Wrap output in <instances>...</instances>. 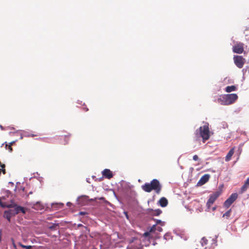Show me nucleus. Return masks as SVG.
<instances>
[{"instance_id":"nucleus-1","label":"nucleus","mask_w":249,"mask_h":249,"mask_svg":"<svg viewBox=\"0 0 249 249\" xmlns=\"http://www.w3.org/2000/svg\"><path fill=\"white\" fill-rule=\"evenodd\" d=\"M195 135L196 140L200 138H202L203 142H205L207 140L209 139L211 136L209 124L206 123L204 125L196 130Z\"/></svg>"},{"instance_id":"nucleus-2","label":"nucleus","mask_w":249,"mask_h":249,"mask_svg":"<svg viewBox=\"0 0 249 249\" xmlns=\"http://www.w3.org/2000/svg\"><path fill=\"white\" fill-rule=\"evenodd\" d=\"M142 189L146 192L150 193L154 190L156 194H159L161 190L162 186L157 179H153L150 183H146L142 186Z\"/></svg>"},{"instance_id":"nucleus-3","label":"nucleus","mask_w":249,"mask_h":249,"mask_svg":"<svg viewBox=\"0 0 249 249\" xmlns=\"http://www.w3.org/2000/svg\"><path fill=\"white\" fill-rule=\"evenodd\" d=\"M20 212H22L23 213H25L24 208L21 206H16L14 209L5 211L3 216L10 222L12 216H14Z\"/></svg>"},{"instance_id":"nucleus-4","label":"nucleus","mask_w":249,"mask_h":249,"mask_svg":"<svg viewBox=\"0 0 249 249\" xmlns=\"http://www.w3.org/2000/svg\"><path fill=\"white\" fill-rule=\"evenodd\" d=\"M226 105L234 103L238 99V96L235 93L224 94Z\"/></svg>"},{"instance_id":"nucleus-5","label":"nucleus","mask_w":249,"mask_h":249,"mask_svg":"<svg viewBox=\"0 0 249 249\" xmlns=\"http://www.w3.org/2000/svg\"><path fill=\"white\" fill-rule=\"evenodd\" d=\"M220 194L221 193L220 192L216 191L210 195L209 199L206 204L208 209H210L211 205H213L216 199L219 196Z\"/></svg>"},{"instance_id":"nucleus-6","label":"nucleus","mask_w":249,"mask_h":249,"mask_svg":"<svg viewBox=\"0 0 249 249\" xmlns=\"http://www.w3.org/2000/svg\"><path fill=\"white\" fill-rule=\"evenodd\" d=\"M238 194L237 193L232 194L230 197L224 202V206L226 208H229L231 205L237 199Z\"/></svg>"},{"instance_id":"nucleus-7","label":"nucleus","mask_w":249,"mask_h":249,"mask_svg":"<svg viewBox=\"0 0 249 249\" xmlns=\"http://www.w3.org/2000/svg\"><path fill=\"white\" fill-rule=\"evenodd\" d=\"M236 66L239 68H242L245 64V59L242 56L236 55L233 57Z\"/></svg>"},{"instance_id":"nucleus-8","label":"nucleus","mask_w":249,"mask_h":249,"mask_svg":"<svg viewBox=\"0 0 249 249\" xmlns=\"http://www.w3.org/2000/svg\"><path fill=\"white\" fill-rule=\"evenodd\" d=\"M232 51L234 53L241 54L244 51V44L241 42L236 43L232 47Z\"/></svg>"},{"instance_id":"nucleus-9","label":"nucleus","mask_w":249,"mask_h":249,"mask_svg":"<svg viewBox=\"0 0 249 249\" xmlns=\"http://www.w3.org/2000/svg\"><path fill=\"white\" fill-rule=\"evenodd\" d=\"M210 178V176L209 174H205L203 175L199 180L198 184L200 185H203L208 181L209 178Z\"/></svg>"},{"instance_id":"nucleus-10","label":"nucleus","mask_w":249,"mask_h":249,"mask_svg":"<svg viewBox=\"0 0 249 249\" xmlns=\"http://www.w3.org/2000/svg\"><path fill=\"white\" fill-rule=\"evenodd\" d=\"M103 176L108 179H110L112 178L113 174L112 172L108 169H106L102 171Z\"/></svg>"},{"instance_id":"nucleus-11","label":"nucleus","mask_w":249,"mask_h":249,"mask_svg":"<svg viewBox=\"0 0 249 249\" xmlns=\"http://www.w3.org/2000/svg\"><path fill=\"white\" fill-rule=\"evenodd\" d=\"M234 148L235 147H233L229 151L225 157L226 161H229L231 160V157L234 153Z\"/></svg>"},{"instance_id":"nucleus-12","label":"nucleus","mask_w":249,"mask_h":249,"mask_svg":"<svg viewBox=\"0 0 249 249\" xmlns=\"http://www.w3.org/2000/svg\"><path fill=\"white\" fill-rule=\"evenodd\" d=\"M159 203L161 207H164L167 205L168 200L165 197H162L159 200Z\"/></svg>"},{"instance_id":"nucleus-13","label":"nucleus","mask_w":249,"mask_h":249,"mask_svg":"<svg viewBox=\"0 0 249 249\" xmlns=\"http://www.w3.org/2000/svg\"><path fill=\"white\" fill-rule=\"evenodd\" d=\"M225 101V96L224 95H223L219 96V97L215 100V102L220 103L222 105H226Z\"/></svg>"},{"instance_id":"nucleus-14","label":"nucleus","mask_w":249,"mask_h":249,"mask_svg":"<svg viewBox=\"0 0 249 249\" xmlns=\"http://www.w3.org/2000/svg\"><path fill=\"white\" fill-rule=\"evenodd\" d=\"M236 89V87L235 86H227L225 88V91L227 92H231L233 91H235Z\"/></svg>"},{"instance_id":"nucleus-15","label":"nucleus","mask_w":249,"mask_h":249,"mask_svg":"<svg viewBox=\"0 0 249 249\" xmlns=\"http://www.w3.org/2000/svg\"><path fill=\"white\" fill-rule=\"evenodd\" d=\"M249 188V186L245 182L244 185L242 186L240 189V193L243 194L245 192L247 191V190Z\"/></svg>"},{"instance_id":"nucleus-16","label":"nucleus","mask_w":249,"mask_h":249,"mask_svg":"<svg viewBox=\"0 0 249 249\" xmlns=\"http://www.w3.org/2000/svg\"><path fill=\"white\" fill-rule=\"evenodd\" d=\"M208 240L205 237H203L201 239L200 244L202 247H204L208 244Z\"/></svg>"},{"instance_id":"nucleus-17","label":"nucleus","mask_w":249,"mask_h":249,"mask_svg":"<svg viewBox=\"0 0 249 249\" xmlns=\"http://www.w3.org/2000/svg\"><path fill=\"white\" fill-rule=\"evenodd\" d=\"M70 136V135L65 136V137H64V142H62L61 143L64 145L68 143Z\"/></svg>"},{"instance_id":"nucleus-18","label":"nucleus","mask_w":249,"mask_h":249,"mask_svg":"<svg viewBox=\"0 0 249 249\" xmlns=\"http://www.w3.org/2000/svg\"><path fill=\"white\" fill-rule=\"evenodd\" d=\"M162 213L161 210L160 209H157L153 211L152 214L153 215L158 216Z\"/></svg>"},{"instance_id":"nucleus-19","label":"nucleus","mask_w":249,"mask_h":249,"mask_svg":"<svg viewBox=\"0 0 249 249\" xmlns=\"http://www.w3.org/2000/svg\"><path fill=\"white\" fill-rule=\"evenodd\" d=\"M231 209H230L229 210H228L227 212H226L223 215V217H226L227 218H228L230 215H231Z\"/></svg>"},{"instance_id":"nucleus-20","label":"nucleus","mask_w":249,"mask_h":249,"mask_svg":"<svg viewBox=\"0 0 249 249\" xmlns=\"http://www.w3.org/2000/svg\"><path fill=\"white\" fill-rule=\"evenodd\" d=\"M19 246L21 248L25 249H31L32 248V247L31 246H25L21 243L19 244Z\"/></svg>"},{"instance_id":"nucleus-21","label":"nucleus","mask_w":249,"mask_h":249,"mask_svg":"<svg viewBox=\"0 0 249 249\" xmlns=\"http://www.w3.org/2000/svg\"><path fill=\"white\" fill-rule=\"evenodd\" d=\"M157 229V227H156V225H154L150 229V232L151 233V232H154Z\"/></svg>"},{"instance_id":"nucleus-22","label":"nucleus","mask_w":249,"mask_h":249,"mask_svg":"<svg viewBox=\"0 0 249 249\" xmlns=\"http://www.w3.org/2000/svg\"><path fill=\"white\" fill-rule=\"evenodd\" d=\"M14 143V142H11L10 144V145H8V150H9V152H11L12 151H13V149H12V148L11 147V145L13 144V143Z\"/></svg>"},{"instance_id":"nucleus-23","label":"nucleus","mask_w":249,"mask_h":249,"mask_svg":"<svg viewBox=\"0 0 249 249\" xmlns=\"http://www.w3.org/2000/svg\"><path fill=\"white\" fill-rule=\"evenodd\" d=\"M156 223L157 224H160L161 226L164 225V223L162 222L160 220H157Z\"/></svg>"},{"instance_id":"nucleus-24","label":"nucleus","mask_w":249,"mask_h":249,"mask_svg":"<svg viewBox=\"0 0 249 249\" xmlns=\"http://www.w3.org/2000/svg\"><path fill=\"white\" fill-rule=\"evenodd\" d=\"M150 233L151 232H150V231L149 232L148 231L145 232L144 233L143 236H145V237H147V236H148L150 235Z\"/></svg>"},{"instance_id":"nucleus-25","label":"nucleus","mask_w":249,"mask_h":249,"mask_svg":"<svg viewBox=\"0 0 249 249\" xmlns=\"http://www.w3.org/2000/svg\"><path fill=\"white\" fill-rule=\"evenodd\" d=\"M193 159L194 160H198V157L197 156V155H195L193 156Z\"/></svg>"},{"instance_id":"nucleus-26","label":"nucleus","mask_w":249,"mask_h":249,"mask_svg":"<svg viewBox=\"0 0 249 249\" xmlns=\"http://www.w3.org/2000/svg\"><path fill=\"white\" fill-rule=\"evenodd\" d=\"M156 230L159 232H161L162 231V229L160 227H157Z\"/></svg>"},{"instance_id":"nucleus-27","label":"nucleus","mask_w":249,"mask_h":249,"mask_svg":"<svg viewBox=\"0 0 249 249\" xmlns=\"http://www.w3.org/2000/svg\"><path fill=\"white\" fill-rule=\"evenodd\" d=\"M57 226V225H53L52 226H51V227H50V229H52V230L54 229L55 228V227L56 226Z\"/></svg>"},{"instance_id":"nucleus-28","label":"nucleus","mask_w":249,"mask_h":249,"mask_svg":"<svg viewBox=\"0 0 249 249\" xmlns=\"http://www.w3.org/2000/svg\"><path fill=\"white\" fill-rule=\"evenodd\" d=\"M245 183L249 186V177L246 179Z\"/></svg>"},{"instance_id":"nucleus-29","label":"nucleus","mask_w":249,"mask_h":249,"mask_svg":"<svg viewBox=\"0 0 249 249\" xmlns=\"http://www.w3.org/2000/svg\"><path fill=\"white\" fill-rule=\"evenodd\" d=\"M0 166H1L2 168H4V167H5V165H4V164H1V165H0Z\"/></svg>"},{"instance_id":"nucleus-30","label":"nucleus","mask_w":249,"mask_h":249,"mask_svg":"<svg viewBox=\"0 0 249 249\" xmlns=\"http://www.w3.org/2000/svg\"><path fill=\"white\" fill-rule=\"evenodd\" d=\"M84 109L85 111H87L88 110V108H84Z\"/></svg>"},{"instance_id":"nucleus-31","label":"nucleus","mask_w":249,"mask_h":249,"mask_svg":"<svg viewBox=\"0 0 249 249\" xmlns=\"http://www.w3.org/2000/svg\"><path fill=\"white\" fill-rule=\"evenodd\" d=\"M105 198L104 197H102L100 198V200H104Z\"/></svg>"},{"instance_id":"nucleus-32","label":"nucleus","mask_w":249,"mask_h":249,"mask_svg":"<svg viewBox=\"0 0 249 249\" xmlns=\"http://www.w3.org/2000/svg\"><path fill=\"white\" fill-rule=\"evenodd\" d=\"M216 209V207L213 208V210L214 211Z\"/></svg>"},{"instance_id":"nucleus-33","label":"nucleus","mask_w":249,"mask_h":249,"mask_svg":"<svg viewBox=\"0 0 249 249\" xmlns=\"http://www.w3.org/2000/svg\"><path fill=\"white\" fill-rule=\"evenodd\" d=\"M1 233H0V242L1 241Z\"/></svg>"},{"instance_id":"nucleus-34","label":"nucleus","mask_w":249,"mask_h":249,"mask_svg":"<svg viewBox=\"0 0 249 249\" xmlns=\"http://www.w3.org/2000/svg\"><path fill=\"white\" fill-rule=\"evenodd\" d=\"M3 173L4 174H5V169H4V170H3Z\"/></svg>"},{"instance_id":"nucleus-35","label":"nucleus","mask_w":249,"mask_h":249,"mask_svg":"<svg viewBox=\"0 0 249 249\" xmlns=\"http://www.w3.org/2000/svg\"><path fill=\"white\" fill-rule=\"evenodd\" d=\"M11 205H10L8 206L7 207H11Z\"/></svg>"},{"instance_id":"nucleus-36","label":"nucleus","mask_w":249,"mask_h":249,"mask_svg":"<svg viewBox=\"0 0 249 249\" xmlns=\"http://www.w3.org/2000/svg\"><path fill=\"white\" fill-rule=\"evenodd\" d=\"M32 194V192H30L29 193V194Z\"/></svg>"},{"instance_id":"nucleus-37","label":"nucleus","mask_w":249,"mask_h":249,"mask_svg":"<svg viewBox=\"0 0 249 249\" xmlns=\"http://www.w3.org/2000/svg\"><path fill=\"white\" fill-rule=\"evenodd\" d=\"M196 249H199L198 248H196Z\"/></svg>"}]
</instances>
